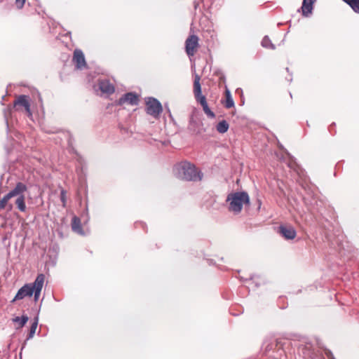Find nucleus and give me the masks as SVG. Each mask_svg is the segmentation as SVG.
Listing matches in <instances>:
<instances>
[{
	"label": "nucleus",
	"mask_w": 359,
	"mask_h": 359,
	"mask_svg": "<svg viewBox=\"0 0 359 359\" xmlns=\"http://www.w3.org/2000/svg\"><path fill=\"white\" fill-rule=\"evenodd\" d=\"M174 172L177 177L186 181H201L203 177V174L194 164L187 161L177 164Z\"/></svg>",
	"instance_id": "nucleus-1"
},
{
	"label": "nucleus",
	"mask_w": 359,
	"mask_h": 359,
	"mask_svg": "<svg viewBox=\"0 0 359 359\" xmlns=\"http://www.w3.org/2000/svg\"><path fill=\"white\" fill-rule=\"evenodd\" d=\"M249 196L245 191L229 194L226 198V202H229V211L236 214L241 212L243 204L249 203Z\"/></svg>",
	"instance_id": "nucleus-2"
},
{
	"label": "nucleus",
	"mask_w": 359,
	"mask_h": 359,
	"mask_svg": "<svg viewBox=\"0 0 359 359\" xmlns=\"http://www.w3.org/2000/svg\"><path fill=\"white\" fill-rule=\"evenodd\" d=\"M27 189V186L24 183L18 182L14 189L0 199V209H4L11 198L20 194L21 192H25Z\"/></svg>",
	"instance_id": "nucleus-3"
},
{
	"label": "nucleus",
	"mask_w": 359,
	"mask_h": 359,
	"mask_svg": "<svg viewBox=\"0 0 359 359\" xmlns=\"http://www.w3.org/2000/svg\"><path fill=\"white\" fill-rule=\"evenodd\" d=\"M163 111L161 102L156 98L149 97L146 101V111L148 114L157 118Z\"/></svg>",
	"instance_id": "nucleus-4"
},
{
	"label": "nucleus",
	"mask_w": 359,
	"mask_h": 359,
	"mask_svg": "<svg viewBox=\"0 0 359 359\" xmlns=\"http://www.w3.org/2000/svg\"><path fill=\"white\" fill-rule=\"evenodd\" d=\"M34 292V283H27L19 289L12 302L22 299L25 297H30L33 295Z\"/></svg>",
	"instance_id": "nucleus-5"
},
{
	"label": "nucleus",
	"mask_w": 359,
	"mask_h": 359,
	"mask_svg": "<svg viewBox=\"0 0 359 359\" xmlns=\"http://www.w3.org/2000/svg\"><path fill=\"white\" fill-rule=\"evenodd\" d=\"M200 80V76L198 74H196L194 81V93L196 101L202 106L206 104L207 101L205 97L201 93Z\"/></svg>",
	"instance_id": "nucleus-6"
},
{
	"label": "nucleus",
	"mask_w": 359,
	"mask_h": 359,
	"mask_svg": "<svg viewBox=\"0 0 359 359\" xmlns=\"http://www.w3.org/2000/svg\"><path fill=\"white\" fill-rule=\"evenodd\" d=\"M23 107L27 114L29 117L32 116L31 109H30V103L29 100V97L25 95H20L17 97V99L14 102V107L16 110H19V107Z\"/></svg>",
	"instance_id": "nucleus-7"
},
{
	"label": "nucleus",
	"mask_w": 359,
	"mask_h": 359,
	"mask_svg": "<svg viewBox=\"0 0 359 359\" xmlns=\"http://www.w3.org/2000/svg\"><path fill=\"white\" fill-rule=\"evenodd\" d=\"M198 46V37L196 35H191L185 42L186 53L189 56H193Z\"/></svg>",
	"instance_id": "nucleus-8"
},
{
	"label": "nucleus",
	"mask_w": 359,
	"mask_h": 359,
	"mask_svg": "<svg viewBox=\"0 0 359 359\" xmlns=\"http://www.w3.org/2000/svg\"><path fill=\"white\" fill-rule=\"evenodd\" d=\"M278 232L286 240H292L297 236L296 230L292 226L280 225Z\"/></svg>",
	"instance_id": "nucleus-9"
},
{
	"label": "nucleus",
	"mask_w": 359,
	"mask_h": 359,
	"mask_svg": "<svg viewBox=\"0 0 359 359\" xmlns=\"http://www.w3.org/2000/svg\"><path fill=\"white\" fill-rule=\"evenodd\" d=\"M128 103L132 106L137 105L139 103L138 95L135 93H127L118 100V104L122 105Z\"/></svg>",
	"instance_id": "nucleus-10"
},
{
	"label": "nucleus",
	"mask_w": 359,
	"mask_h": 359,
	"mask_svg": "<svg viewBox=\"0 0 359 359\" xmlns=\"http://www.w3.org/2000/svg\"><path fill=\"white\" fill-rule=\"evenodd\" d=\"M45 276L43 273L39 274L34 281V292L33 293L34 301L37 302L39 299L41 290L43 286Z\"/></svg>",
	"instance_id": "nucleus-11"
},
{
	"label": "nucleus",
	"mask_w": 359,
	"mask_h": 359,
	"mask_svg": "<svg viewBox=\"0 0 359 359\" xmlns=\"http://www.w3.org/2000/svg\"><path fill=\"white\" fill-rule=\"evenodd\" d=\"M73 62L77 69H82L86 67L84 54L81 50L76 49L74 50Z\"/></svg>",
	"instance_id": "nucleus-12"
},
{
	"label": "nucleus",
	"mask_w": 359,
	"mask_h": 359,
	"mask_svg": "<svg viewBox=\"0 0 359 359\" xmlns=\"http://www.w3.org/2000/svg\"><path fill=\"white\" fill-rule=\"evenodd\" d=\"M99 88L102 93L109 95L112 94L115 90L114 85L107 79L100 80L99 81Z\"/></svg>",
	"instance_id": "nucleus-13"
},
{
	"label": "nucleus",
	"mask_w": 359,
	"mask_h": 359,
	"mask_svg": "<svg viewBox=\"0 0 359 359\" xmlns=\"http://www.w3.org/2000/svg\"><path fill=\"white\" fill-rule=\"evenodd\" d=\"M71 226H72V229L74 232H75L81 236L85 235L84 231L83 230L82 226H81V219L79 217H78L76 216H74L72 219Z\"/></svg>",
	"instance_id": "nucleus-14"
},
{
	"label": "nucleus",
	"mask_w": 359,
	"mask_h": 359,
	"mask_svg": "<svg viewBox=\"0 0 359 359\" xmlns=\"http://www.w3.org/2000/svg\"><path fill=\"white\" fill-rule=\"evenodd\" d=\"M316 0H303L302 11L304 16H308L312 13L313 5Z\"/></svg>",
	"instance_id": "nucleus-15"
},
{
	"label": "nucleus",
	"mask_w": 359,
	"mask_h": 359,
	"mask_svg": "<svg viewBox=\"0 0 359 359\" xmlns=\"http://www.w3.org/2000/svg\"><path fill=\"white\" fill-rule=\"evenodd\" d=\"M24 193L25 192H21L20 194H18L15 196L16 197L15 204L20 212H25L27 209L25 198L23 195Z\"/></svg>",
	"instance_id": "nucleus-16"
},
{
	"label": "nucleus",
	"mask_w": 359,
	"mask_h": 359,
	"mask_svg": "<svg viewBox=\"0 0 359 359\" xmlns=\"http://www.w3.org/2000/svg\"><path fill=\"white\" fill-rule=\"evenodd\" d=\"M28 319L29 318L27 316H22V317L16 316L15 318H13L12 320L13 323L17 324L15 328L18 330L25 326V325L28 321Z\"/></svg>",
	"instance_id": "nucleus-17"
},
{
	"label": "nucleus",
	"mask_w": 359,
	"mask_h": 359,
	"mask_svg": "<svg viewBox=\"0 0 359 359\" xmlns=\"http://www.w3.org/2000/svg\"><path fill=\"white\" fill-rule=\"evenodd\" d=\"M229 128V125L225 120L219 121L216 126L217 130L219 133H226L228 130Z\"/></svg>",
	"instance_id": "nucleus-18"
},
{
	"label": "nucleus",
	"mask_w": 359,
	"mask_h": 359,
	"mask_svg": "<svg viewBox=\"0 0 359 359\" xmlns=\"http://www.w3.org/2000/svg\"><path fill=\"white\" fill-rule=\"evenodd\" d=\"M224 105L227 109L234 107V102L231 97V94L228 89L226 90V102Z\"/></svg>",
	"instance_id": "nucleus-19"
},
{
	"label": "nucleus",
	"mask_w": 359,
	"mask_h": 359,
	"mask_svg": "<svg viewBox=\"0 0 359 359\" xmlns=\"http://www.w3.org/2000/svg\"><path fill=\"white\" fill-rule=\"evenodd\" d=\"M311 346L306 345L302 348V353L304 359H313V353L310 350Z\"/></svg>",
	"instance_id": "nucleus-20"
},
{
	"label": "nucleus",
	"mask_w": 359,
	"mask_h": 359,
	"mask_svg": "<svg viewBox=\"0 0 359 359\" xmlns=\"http://www.w3.org/2000/svg\"><path fill=\"white\" fill-rule=\"evenodd\" d=\"M262 46L266 48L275 49V46L272 43L271 41L268 36H265L262 41Z\"/></svg>",
	"instance_id": "nucleus-21"
},
{
	"label": "nucleus",
	"mask_w": 359,
	"mask_h": 359,
	"mask_svg": "<svg viewBox=\"0 0 359 359\" xmlns=\"http://www.w3.org/2000/svg\"><path fill=\"white\" fill-rule=\"evenodd\" d=\"M37 325H38V318L36 317V318H35L34 322L32 323V324L31 325L27 339H30L34 337V335L36 332Z\"/></svg>",
	"instance_id": "nucleus-22"
},
{
	"label": "nucleus",
	"mask_w": 359,
	"mask_h": 359,
	"mask_svg": "<svg viewBox=\"0 0 359 359\" xmlns=\"http://www.w3.org/2000/svg\"><path fill=\"white\" fill-rule=\"evenodd\" d=\"M203 111L205 114L210 118H215V114L213 111H211V109L209 108L208 103L202 105Z\"/></svg>",
	"instance_id": "nucleus-23"
},
{
	"label": "nucleus",
	"mask_w": 359,
	"mask_h": 359,
	"mask_svg": "<svg viewBox=\"0 0 359 359\" xmlns=\"http://www.w3.org/2000/svg\"><path fill=\"white\" fill-rule=\"evenodd\" d=\"M348 5L354 12L359 13V0H354L353 2H351Z\"/></svg>",
	"instance_id": "nucleus-24"
},
{
	"label": "nucleus",
	"mask_w": 359,
	"mask_h": 359,
	"mask_svg": "<svg viewBox=\"0 0 359 359\" xmlns=\"http://www.w3.org/2000/svg\"><path fill=\"white\" fill-rule=\"evenodd\" d=\"M60 201L62 203V206L65 207L66 203H67V196H66V191L64 189H62L61 192H60Z\"/></svg>",
	"instance_id": "nucleus-25"
},
{
	"label": "nucleus",
	"mask_w": 359,
	"mask_h": 359,
	"mask_svg": "<svg viewBox=\"0 0 359 359\" xmlns=\"http://www.w3.org/2000/svg\"><path fill=\"white\" fill-rule=\"evenodd\" d=\"M16 1V5L18 8H22L25 0H15Z\"/></svg>",
	"instance_id": "nucleus-26"
},
{
	"label": "nucleus",
	"mask_w": 359,
	"mask_h": 359,
	"mask_svg": "<svg viewBox=\"0 0 359 359\" xmlns=\"http://www.w3.org/2000/svg\"><path fill=\"white\" fill-rule=\"evenodd\" d=\"M325 355L329 359H335L333 353L329 350L325 351Z\"/></svg>",
	"instance_id": "nucleus-27"
},
{
	"label": "nucleus",
	"mask_w": 359,
	"mask_h": 359,
	"mask_svg": "<svg viewBox=\"0 0 359 359\" xmlns=\"http://www.w3.org/2000/svg\"><path fill=\"white\" fill-rule=\"evenodd\" d=\"M264 345L266 346L265 349L266 351H270L273 348L272 344H266V342H264Z\"/></svg>",
	"instance_id": "nucleus-28"
},
{
	"label": "nucleus",
	"mask_w": 359,
	"mask_h": 359,
	"mask_svg": "<svg viewBox=\"0 0 359 359\" xmlns=\"http://www.w3.org/2000/svg\"><path fill=\"white\" fill-rule=\"evenodd\" d=\"M345 3H346L348 5L351 3V2H353L354 0H343Z\"/></svg>",
	"instance_id": "nucleus-29"
},
{
	"label": "nucleus",
	"mask_w": 359,
	"mask_h": 359,
	"mask_svg": "<svg viewBox=\"0 0 359 359\" xmlns=\"http://www.w3.org/2000/svg\"><path fill=\"white\" fill-rule=\"evenodd\" d=\"M345 3H346L348 5L351 3V2H353L354 0H343Z\"/></svg>",
	"instance_id": "nucleus-30"
},
{
	"label": "nucleus",
	"mask_w": 359,
	"mask_h": 359,
	"mask_svg": "<svg viewBox=\"0 0 359 359\" xmlns=\"http://www.w3.org/2000/svg\"><path fill=\"white\" fill-rule=\"evenodd\" d=\"M194 125V123L193 122H191L190 124H189V128L190 130H192V126Z\"/></svg>",
	"instance_id": "nucleus-31"
}]
</instances>
